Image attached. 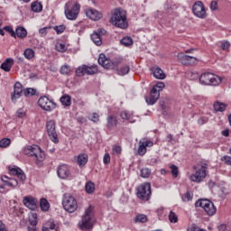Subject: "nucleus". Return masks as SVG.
I'll return each mask as SVG.
<instances>
[{"mask_svg":"<svg viewBox=\"0 0 231 231\" xmlns=\"http://www.w3.org/2000/svg\"><path fill=\"white\" fill-rule=\"evenodd\" d=\"M23 154L33 158L37 167H42L44 165L43 162L46 160V153L39 147V145H28L23 149Z\"/></svg>","mask_w":231,"mask_h":231,"instance_id":"1","label":"nucleus"},{"mask_svg":"<svg viewBox=\"0 0 231 231\" xmlns=\"http://www.w3.org/2000/svg\"><path fill=\"white\" fill-rule=\"evenodd\" d=\"M110 23L116 26V28L126 30V28L129 27V23H127V12L122 8H116L112 12Z\"/></svg>","mask_w":231,"mask_h":231,"instance_id":"2","label":"nucleus"},{"mask_svg":"<svg viewBox=\"0 0 231 231\" xmlns=\"http://www.w3.org/2000/svg\"><path fill=\"white\" fill-rule=\"evenodd\" d=\"M95 208L89 206L84 215L81 217V221L79 222L78 226L79 230L88 231L95 226Z\"/></svg>","mask_w":231,"mask_h":231,"instance_id":"3","label":"nucleus"},{"mask_svg":"<svg viewBox=\"0 0 231 231\" xmlns=\"http://www.w3.org/2000/svg\"><path fill=\"white\" fill-rule=\"evenodd\" d=\"M193 169L196 172L190 175V181H193V183H201V181L207 178V172H208V162H201L200 168L198 169L197 166H194Z\"/></svg>","mask_w":231,"mask_h":231,"instance_id":"4","label":"nucleus"},{"mask_svg":"<svg viewBox=\"0 0 231 231\" xmlns=\"http://www.w3.org/2000/svg\"><path fill=\"white\" fill-rule=\"evenodd\" d=\"M64 14L69 21H75L80 14V4L75 1H69L64 7Z\"/></svg>","mask_w":231,"mask_h":231,"instance_id":"5","label":"nucleus"},{"mask_svg":"<svg viewBox=\"0 0 231 231\" xmlns=\"http://www.w3.org/2000/svg\"><path fill=\"white\" fill-rule=\"evenodd\" d=\"M123 60L122 58H116L113 61L107 59L106 54H100L97 62L100 66L105 68V69H116V68L122 64Z\"/></svg>","mask_w":231,"mask_h":231,"instance_id":"6","label":"nucleus"},{"mask_svg":"<svg viewBox=\"0 0 231 231\" xmlns=\"http://www.w3.org/2000/svg\"><path fill=\"white\" fill-rule=\"evenodd\" d=\"M62 205L64 210L69 214H73V212H76L77 208H79L77 199H75V197L69 193H65L63 195Z\"/></svg>","mask_w":231,"mask_h":231,"instance_id":"7","label":"nucleus"},{"mask_svg":"<svg viewBox=\"0 0 231 231\" xmlns=\"http://www.w3.org/2000/svg\"><path fill=\"white\" fill-rule=\"evenodd\" d=\"M199 82L202 86H219L221 78L216 74L205 72L200 75Z\"/></svg>","mask_w":231,"mask_h":231,"instance_id":"8","label":"nucleus"},{"mask_svg":"<svg viewBox=\"0 0 231 231\" xmlns=\"http://www.w3.org/2000/svg\"><path fill=\"white\" fill-rule=\"evenodd\" d=\"M151 196H152V191H151V183L144 182L136 188V197L138 199H141V201H149V199H151Z\"/></svg>","mask_w":231,"mask_h":231,"instance_id":"9","label":"nucleus"},{"mask_svg":"<svg viewBox=\"0 0 231 231\" xmlns=\"http://www.w3.org/2000/svg\"><path fill=\"white\" fill-rule=\"evenodd\" d=\"M164 88L165 83L163 82H158L152 88L150 97H146V102L149 106H154V104L158 102V99L160 98V91H163Z\"/></svg>","mask_w":231,"mask_h":231,"instance_id":"10","label":"nucleus"},{"mask_svg":"<svg viewBox=\"0 0 231 231\" xmlns=\"http://www.w3.org/2000/svg\"><path fill=\"white\" fill-rule=\"evenodd\" d=\"M195 207H201L208 216H215L216 212H217V208L214 205V202L206 199L197 200Z\"/></svg>","mask_w":231,"mask_h":231,"instance_id":"11","label":"nucleus"},{"mask_svg":"<svg viewBox=\"0 0 231 231\" xmlns=\"http://www.w3.org/2000/svg\"><path fill=\"white\" fill-rule=\"evenodd\" d=\"M38 106L43 109V111H53L57 107V103L46 96H42L38 99Z\"/></svg>","mask_w":231,"mask_h":231,"instance_id":"12","label":"nucleus"},{"mask_svg":"<svg viewBox=\"0 0 231 231\" xmlns=\"http://www.w3.org/2000/svg\"><path fill=\"white\" fill-rule=\"evenodd\" d=\"M47 134L53 142V143H59V134H57V130L55 129V122L53 120H49L46 123Z\"/></svg>","mask_w":231,"mask_h":231,"instance_id":"13","label":"nucleus"},{"mask_svg":"<svg viewBox=\"0 0 231 231\" xmlns=\"http://www.w3.org/2000/svg\"><path fill=\"white\" fill-rule=\"evenodd\" d=\"M179 60L183 64L184 66H196L198 62H199V60L198 58L193 56H189L183 52H180L177 55Z\"/></svg>","mask_w":231,"mask_h":231,"instance_id":"14","label":"nucleus"},{"mask_svg":"<svg viewBox=\"0 0 231 231\" xmlns=\"http://www.w3.org/2000/svg\"><path fill=\"white\" fill-rule=\"evenodd\" d=\"M192 12L196 17L199 19H207V10H205V5L203 2L197 1L192 7Z\"/></svg>","mask_w":231,"mask_h":231,"instance_id":"15","label":"nucleus"},{"mask_svg":"<svg viewBox=\"0 0 231 231\" xmlns=\"http://www.w3.org/2000/svg\"><path fill=\"white\" fill-rule=\"evenodd\" d=\"M57 174L60 180H68L69 176H71L69 166L67 164H61L57 168Z\"/></svg>","mask_w":231,"mask_h":231,"instance_id":"16","label":"nucleus"},{"mask_svg":"<svg viewBox=\"0 0 231 231\" xmlns=\"http://www.w3.org/2000/svg\"><path fill=\"white\" fill-rule=\"evenodd\" d=\"M23 203L30 210H37L39 200H37V199L32 196H26L23 198Z\"/></svg>","mask_w":231,"mask_h":231,"instance_id":"17","label":"nucleus"},{"mask_svg":"<svg viewBox=\"0 0 231 231\" xmlns=\"http://www.w3.org/2000/svg\"><path fill=\"white\" fill-rule=\"evenodd\" d=\"M152 145H154V143H152V141H140L139 147L137 149V154L139 156H145V153L147 152V147H152Z\"/></svg>","mask_w":231,"mask_h":231,"instance_id":"18","label":"nucleus"},{"mask_svg":"<svg viewBox=\"0 0 231 231\" xmlns=\"http://www.w3.org/2000/svg\"><path fill=\"white\" fill-rule=\"evenodd\" d=\"M118 125V116L116 115H109L106 117V128L108 131H113Z\"/></svg>","mask_w":231,"mask_h":231,"instance_id":"19","label":"nucleus"},{"mask_svg":"<svg viewBox=\"0 0 231 231\" xmlns=\"http://www.w3.org/2000/svg\"><path fill=\"white\" fill-rule=\"evenodd\" d=\"M106 33V30H100L97 32H95L91 34V41L95 43L96 46L102 45V34Z\"/></svg>","mask_w":231,"mask_h":231,"instance_id":"20","label":"nucleus"},{"mask_svg":"<svg viewBox=\"0 0 231 231\" xmlns=\"http://www.w3.org/2000/svg\"><path fill=\"white\" fill-rule=\"evenodd\" d=\"M22 95H23V84H21V82H16L14 86V94L11 97L12 101L14 102L17 98H21Z\"/></svg>","mask_w":231,"mask_h":231,"instance_id":"21","label":"nucleus"},{"mask_svg":"<svg viewBox=\"0 0 231 231\" xmlns=\"http://www.w3.org/2000/svg\"><path fill=\"white\" fill-rule=\"evenodd\" d=\"M86 15L92 21H100V18L102 17V13L97 11V9H88L86 11Z\"/></svg>","mask_w":231,"mask_h":231,"instance_id":"22","label":"nucleus"},{"mask_svg":"<svg viewBox=\"0 0 231 231\" xmlns=\"http://www.w3.org/2000/svg\"><path fill=\"white\" fill-rule=\"evenodd\" d=\"M88 157L86 153H79L78 156L75 157V162L77 163V165H79V167H80V169H82V167H86V165L88 164Z\"/></svg>","mask_w":231,"mask_h":231,"instance_id":"23","label":"nucleus"},{"mask_svg":"<svg viewBox=\"0 0 231 231\" xmlns=\"http://www.w3.org/2000/svg\"><path fill=\"white\" fill-rule=\"evenodd\" d=\"M2 181L7 185V187H12V189H15L17 185H19V181L14 178H9L8 176L5 175L2 176Z\"/></svg>","mask_w":231,"mask_h":231,"instance_id":"24","label":"nucleus"},{"mask_svg":"<svg viewBox=\"0 0 231 231\" xmlns=\"http://www.w3.org/2000/svg\"><path fill=\"white\" fill-rule=\"evenodd\" d=\"M152 72L153 73L155 79H158L159 80H163V79L166 77L165 72H163V70L158 66L152 67Z\"/></svg>","mask_w":231,"mask_h":231,"instance_id":"25","label":"nucleus"},{"mask_svg":"<svg viewBox=\"0 0 231 231\" xmlns=\"http://www.w3.org/2000/svg\"><path fill=\"white\" fill-rule=\"evenodd\" d=\"M14 66V59L12 58H7L5 62L1 64V69L4 71L9 72L11 71L12 68Z\"/></svg>","mask_w":231,"mask_h":231,"instance_id":"26","label":"nucleus"},{"mask_svg":"<svg viewBox=\"0 0 231 231\" xmlns=\"http://www.w3.org/2000/svg\"><path fill=\"white\" fill-rule=\"evenodd\" d=\"M15 39H24L28 35V31L23 26L17 27L14 32Z\"/></svg>","mask_w":231,"mask_h":231,"instance_id":"27","label":"nucleus"},{"mask_svg":"<svg viewBox=\"0 0 231 231\" xmlns=\"http://www.w3.org/2000/svg\"><path fill=\"white\" fill-rule=\"evenodd\" d=\"M42 228L45 230H57L59 226L55 223V220L50 219L43 225Z\"/></svg>","mask_w":231,"mask_h":231,"instance_id":"28","label":"nucleus"},{"mask_svg":"<svg viewBox=\"0 0 231 231\" xmlns=\"http://www.w3.org/2000/svg\"><path fill=\"white\" fill-rule=\"evenodd\" d=\"M60 101L65 107H69L71 106V96L65 94L60 97Z\"/></svg>","mask_w":231,"mask_h":231,"instance_id":"29","label":"nucleus"},{"mask_svg":"<svg viewBox=\"0 0 231 231\" xmlns=\"http://www.w3.org/2000/svg\"><path fill=\"white\" fill-rule=\"evenodd\" d=\"M31 9L35 14H39L40 12H42V4H41V2L38 1L32 2L31 5Z\"/></svg>","mask_w":231,"mask_h":231,"instance_id":"30","label":"nucleus"},{"mask_svg":"<svg viewBox=\"0 0 231 231\" xmlns=\"http://www.w3.org/2000/svg\"><path fill=\"white\" fill-rule=\"evenodd\" d=\"M40 208L42 212H48L50 210V202L46 199H41L40 200Z\"/></svg>","mask_w":231,"mask_h":231,"instance_id":"31","label":"nucleus"},{"mask_svg":"<svg viewBox=\"0 0 231 231\" xmlns=\"http://www.w3.org/2000/svg\"><path fill=\"white\" fill-rule=\"evenodd\" d=\"M129 71H131V67H129V65H123L117 69V75L124 77V75H127Z\"/></svg>","mask_w":231,"mask_h":231,"instance_id":"32","label":"nucleus"},{"mask_svg":"<svg viewBox=\"0 0 231 231\" xmlns=\"http://www.w3.org/2000/svg\"><path fill=\"white\" fill-rule=\"evenodd\" d=\"M87 75H97L98 73V67L97 65H86Z\"/></svg>","mask_w":231,"mask_h":231,"instance_id":"33","label":"nucleus"},{"mask_svg":"<svg viewBox=\"0 0 231 231\" xmlns=\"http://www.w3.org/2000/svg\"><path fill=\"white\" fill-rule=\"evenodd\" d=\"M76 77H84V75H87V70H86V65H81L78 67L75 70Z\"/></svg>","mask_w":231,"mask_h":231,"instance_id":"34","label":"nucleus"},{"mask_svg":"<svg viewBox=\"0 0 231 231\" xmlns=\"http://www.w3.org/2000/svg\"><path fill=\"white\" fill-rule=\"evenodd\" d=\"M213 107H214L215 111L223 113V111H225V109H226V105L225 103L216 102L213 105Z\"/></svg>","mask_w":231,"mask_h":231,"instance_id":"35","label":"nucleus"},{"mask_svg":"<svg viewBox=\"0 0 231 231\" xmlns=\"http://www.w3.org/2000/svg\"><path fill=\"white\" fill-rule=\"evenodd\" d=\"M85 190L87 194H93L95 192V183L93 181H88L85 185Z\"/></svg>","mask_w":231,"mask_h":231,"instance_id":"36","label":"nucleus"},{"mask_svg":"<svg viewBox=\"0 0 231 231\" xmlns=\"http://www.w3.org/2000/svg\"><path fill=\"white\" fill-rule=\"evenodd\" d=\"M23 56L25 59L30 60V59H33L35 57V51L33 49H25L23 51Z\"/></svg>","mask_w":231,"mask_h":231,"instance_id":"37","label":"nucleus"},{"mask_svg":"<svg viewBox=\"0 0 231 231\" xmlns=\"http://www.w3.org/2000/svg\"><path fill=\"white\" fill-rule=\"evenodd\" d=\"M134 223H147V216L143 214H138L134 219Z\"/></svg>","mask_w":231,"mask_h":231,"instance_id":"38","label":"nucleus"},{"mask_svg":"<svg viewBox=\"0 0 231 231\" xmlns=\"http://www.w3.org/2000/svg\"><path fill=\"white\" fill-rule=\"evenodd\" d=\"M29 223L31 226H37V223H39V221L37 220V213H32L30 215Z\"/></svg>","mask_w":231,"mask_h":231,"instance_id":"39","label":"nucleus"},{"mask_svg":"<svg viewBox=\"0 0 231 231\" xmlns=\"http://www.w3.org/2000/svg\"><path fill=\"white\" fill-rule=\"evenodd\" d=\"M120 43L123 46H131L133 45V38L126 36L120 41Z\"/></svg>","mask_w":231,"mask_h":231,"instance_id":"40","label":"nucleus"},{"mask_svg":"<svg viewBox=\"0 0 231 231\" xmlns=\"http://www.w3.org/2000/svg\"><path fill=\"white\" fill-rule=\"evenodd\" d=\"M55 50L57 51H60V53H64L65 51H68V48L66 47V44L64 43H56L55 45Z\"/></svg>","mask_w":231,"mask_h":231,"instance_id":"41","label":"nucleus"},{"mask_svg":"<svg viewBox=\"0 0 231 231\" xmlns=\"http://www.w3.org/2000/svg\"><path fill=\"white\" fill-rule=\"evenodd\" d=\"M37 93L35 88H28L23 90L24 97H33Z\"/></svg>","mask_w":231,"mask_h":231,"instance_id":"42","label":"nucleus"},{"mask_svg":"<svg viewBox=\"0 0 231 231\" xmlns=\"http://www.w3.org/2000/svg\"><path fill=\"white\" fill-rule=\"evenodd\" d=\"M10 143H12V140H10V138H4V139L0 140V147L2 149H5V148L10 146Z\"/></svg>","mask_w":231,"mask_h":231,"instance_id":"43","label":"nucleus"},{"mask_svg":"<svg viewBox=\"0 0 231 231\" xmlns=\"http://www.w3.org/2000/svg\"><path fill=\"white\" fill-rule=\"evenodd\" d=\"M51 28L55 30L58 35H60V33H64V31L66 30V25L64 24L56 25V26H51Z\"/></svg>","mask_w":231,"mask_h":231,"instance_id":"44","label":"nucleus"},{"mask_svg":"<svg viewBox=\"0 0 231 231\" xmlns=\"http://www.w3.org/2000/svg\"><path fill=\"white\" fill-rule=\"evenodd\" d=\"M70 72L71 68L69 65H63L60 69V73H61V75H69Z\"/></svg>","mask_w":231,"mask_h":231,"instance_id":"45","label":"nucleus"},{"mask_svg":"<svg viewBox=\"0 0 231 231\" xmlns=\"http://www.w3.org/2000/svg\"><path fill=\"white\" fill-rule=\"evenodd\" d=\"M23 170H21V168H19V167H15V166H14V167L10 166L9 167V172L13 176H17Z\"/></svg>","mask_w":231,"mask_h":231,"instance_id":"46","label":"nucleus"},{"mask_svg":"<svg viewBox=\"0 0 231 231\" xmlns=\"http://www.w3.org/2000/svg\"><path fill=\"white\" fill-rule=\"evenodd\" d=\"M187 231H207V229L201 228L196 224H191L189 226H188Z\"/></svg>","mask_w":231,"mask_h":231,"instance_id":"47","label":"nucleus"},{"mask_svg":"<svg viewBox=\"0 0 231 231\" xmlns=\"http://www.w3.org/2000/svg\"><path fill=\"white\" fill-rule=\"evenodd\" d=\"M169 221L171 223H178V215L174 211H171L169 214Z\"/></svg>","mask_w":231,"mask_h":231,"instance_id":"48","label":"nucleus"},{"mask_svg":"<svg viewBox=\"0 0 231 231\" xmlns=\"http://www.w3.org/2000/svg\"><path fill=\"white\" fill-rule=\"evenodd\" d=\"M91 122H94L95 124H97V122H100V116L97 113H93L88 117Z\"/></svg>","mask_w":231,"mask_h":231,"instance_id":"49","label":"nucleus"},{"mask_svg":"<svg viewBox=\"0 0 231 231\" xmlns=\"http://www.w3.org/2000/svg\"><path fill=\"white\" fill-rule=\"evenodd\" d=\"M151 176V171L149 168H143L141 170V178H149Z\"/></svg>","mask_w":231,"mask_h":231,"instance_id":"50","label":"nucleus"},{"mask_svg":"<svg viewBox=\"0 0 231 231\" xmlns=\"http://www.w3.org/2000/svg\"><path fill=\"white\" fill-rule=\"evenodd\" d=\"M120 117L123 120H131V114L127 110H124L120 113Z\"/></svg>","mask_w":231,"mask_h":231,"instance_id":"51","label":"nucleus"},{"mask_svg":"<svg viewBox=\"0 0 231 231\" xmlns=\"http://www.w3.org/2000/svg\"><path fill=\"white\" fill-rule=\"evenodd\" d=\"M157 216L159 217V219H163V217H165V208H163V207L159 208L157 210Z\"/></svg>","mask_w":231,"mask_h":231,"instance_id":"52","label":"nucleus"},{"mask_svg":"<svg viewBox=\"0 0 231 231\" xmlns=\"http://www.w3.org/2000/svg\"><path fill=\"white\" fill-rule=\"evenodd\" d=\"M48 30H51V26L43 27L39 30L41 37H46L48 35Z\"/></svg>","mask_w":231,"mask_h":231,"instance_id":"53","label":"nucleus"},{"mask_svg":"<svg viewBox=\"0 0 231 231\" xmlns=\"http://www.w3.org/2000/svg\"><path fill=\"white\" fill-rule=\"evenodd\" d=\"M4 30L7 32L11 35V37H14V39H15V31H14V28L12 26H5Z\"/></svg>","mask_w":231,"mask_h":231,"instance_id":"54","label":"nucleus"},{"mask_svg":"<svg viewBox=\"0 0 231 231\" xmlns=\"http://www.w3.org/2000/svg\"><path fill=\"white\" fill-rule=\"evenodd\" d=\"M166 142H168V143L170 145H174V143H176V140L174 139V135L171 134H168L166 135Z\"/></svg>","mask_w":231,"mask_h":231,"instance_id":"55","label":"nucleus"},{"mask_svg":"<svg viewBox=\"0 0 231 231\" xmlns=\"http://www.w3.org/2000/svg\"><path fill=\"white\" fill-rule=\"evenodd\" d=\"M170 169L171 171V174H172L173 178H176L178 176V174L180 173V171L178 170V166L172 164L170 166Z\"/></svg>","mask_w":231,"mask_h":231,"instance_id":"56","label":"nucleus"},{"mask_svg":"<svg viewBox=\"0 0 231 231\" xmlns=\"http://www.w3.org/2000/svg\"><path fill=\"white\" fill-rule=\"evenodd\" d=\"M182 201L187 202V201H192V195L188 191L184 195H182Z\"/></svg>","mask_w":231,"mask_h":231,"instance_id":"57","label":"nucleus"},{"mask_svg":"<svg viewBox=\"0 0 231 231\" xmlns=\"http://www.w3.org/2000/svg\"><path fill=\"white\" fill-rule=\"evenodd\" d=\"M16 116L18 118H24L26 116V112L24 111V109L23 108H19L17 111H16Z\"/></svg>","mask_w":231,"mask_h":231,"instance_id":"58","label":"nucleus"},{"mask_svg":"<svg viewBox=\"0 0 231 231\" xmlns=\"http://www.w3.org/2000/svg\"><path fill=\"white\" fill-rule=\"evenodd\" d=\"M103 162L105 165H108V163H111V155L109 153H105L103 157Z\"/></svg>","mask_w":231,"mask_h":231,"instance_id":"59","label":"nucleus"},{"mask_svg":"<svg viewBox=\"0 0 231 231\" xmlns=\"http://www.w3.org/2000/svg\"><path fill=\"white\" fill-rule=\"evenodd\" d=\"M113 154H120L122 152V147L118 145H115L112 148Z\"/></svg>","mask_w":231,"mask_h":231,"instance_id":"60","label":"nucleus"},{"mask_svg":"<svg viewBox=\"0 0 231 231\" xmlns=\"http://www.w3.org/2000/svg\"><path fill=\"white\" fill-rule=\"evenodd\" d=\"M17 178L22 181V183H24L26 181V175L24 174V171H21L18 175H16Z\"/></svg>","mask_w":231,"mask_h":231,"instance_id":"61","label":"nucleus"},{"mask_svg":"<svg viewBox=\"0 0 231 231\" xmlns=\"http://www.w3.org/2000/svg\"><path fill=\"white\" fill-rule=\"evenodd\" d=\"M228 48H230V42H222V44H221L222 50L226 51V50H228Z\"/></svg>","mask_w":231,"mask_h":231,"instance_id":"62","label":"nucleus"},{"mask_svg":"<svg viewBox=\"0 0 231 231\" xmlns=\"http://www.w3.org/2000/svg\"><path fill=\"white\" fill-rule=\"evenodd\" d=\"M207 122H208V118L207 117H200L198 121L199 125H203L204 124H207Z\"/></svg>","mask_w":231,"mask_h":231,"instance_id":"63","label":"nucleus"},{"mask_svg":"<svg viewBox=\"0 0 231 231\" xmlns=\"http://www.w3.org/2000/svg\"><path fill=\"white\" fill-rule=\"evenodd\" d=\"M210 10H217V2L216 1H211L210 3Z\"/></svg>","mask_w":231,"mask_h":231,"instance_id":"64","label":"nucleus"}]
</instances>
